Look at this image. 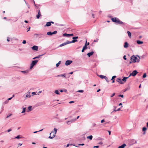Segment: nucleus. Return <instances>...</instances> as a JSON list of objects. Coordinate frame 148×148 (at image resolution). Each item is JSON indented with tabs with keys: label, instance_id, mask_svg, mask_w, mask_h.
<instances>
[{
	"label": "nucleus",
	"instance_id": "f257e3e1",
	"mask_svg": "<svg viewBox=\"0 0 148 148\" xmlns=\"http://www.w3.org/2000/svg\"><path fill=\"white\" fill-rule=\"evenodd\" d=\"M112 21L114 23H116L119 25H121L123 26L125 25V23L120 21L117 17L112 18H111Z\"/></svg>",
	"mask_w": 148,
	"mask_h": 148
},
{
	"label": "nucleus",
	"instance_id": "f03ea898",
	"mask_svg": "<svg viewBox=\"0 0 148 148\" xmlns=\"http://www.w3.org/2000/svg\"><path fill=\"white\" fill-rule=\"evenodd\" d=\"M57 130V129L56 128H55L54 129V131H52L50 133V136L49 137V138L50 139H52L54 138L56 136V133Z\"/></svg>",
	"mask_w": 148,
	"mask_h": 148
},
{
	"label": "nucleus",
	"instance_id": "7ed1b4c3",
	"mask_svg": "<svg viewBox=\"0 0 148 148\" xmlns=\"http://www.w3.org/2000/svg\"><path fill=\"white\" fill-rule=\"evenodd\" d=\"M38 62V60H35L33 61L30 64V69H32L34 66L36 65Z\"/></svg>",
	"mask_w": 148,
	"mask_h": 148
},
{
	"label": "nucleus",
	"instance_id": "20e7f679",
	"mask_svg": "<svg viewBox=\"0 0 148 148\" xmlns=\"http://www.w3.org/2000/svg\"><path fill=\"white\" fill-rule=\"evenodd\" d=\"M137 58L134 55L132 56L131 58V60H132V62L133 63L137 62Z\"/></svg>",
	"mask_w": 148,
	"mask_h": 148
},
{
	"label": "nucleus",
	"instance_id": "39448f33",
	"mask_svg": "<svg viewBox=\"0 0 148 148\" xmlns=\"http://www.w3.org/2000/svg\"><path fill=\"white\" fill-rule=\"evenodd\" d=\"M57 31H55L52 32H47V35L49 36H51L53 34H56L57 33Z\"/></svg>",
	"mask_w": 148,
	"mask_h": 148
},
{
	"label": "nucleus",
	"instance_id": "423d86ee",
	"mask_svg": "<svg viewBox=\"0 0 148 148\" xmlns=\"http://www.w3.org/2000/svg\"><path fill=\"white\" fill-rule=\"evenodd\" d=\"M138 73V72L137 71L135 70L132 73H130V75H132L134 77Z\"/></svg>",
	"mask_w": 148,
	"mask_h": 148
},
{
	"label": "nucleus",
	"instance_id": "0eeeda50",
	"mask_svg": "<svg viewBox=\"0 0 148 148\" xmlns=\"http://www.w3.org/2000/svg\"><path fill=\"white\" fill-rule=\"evenodd\" d=\"M72 62H73L72 60H66L65 62V64L66 66H68Z\"/></svg>",
	"mask_w": 148,
	"mask_h": 148
},
{
	"label": "nucleus",
	"instance_id": "6e6552de",
	"mask_svg": "<svg viewBox=\"0 0 148 148\" xmlns=\"http://www.w3.org/2000/svg\"><path fill=\"white\" fill-rule=\"evenodd\" d=\"M116 81L119 83L120 84H123V82L122 81L121 79L118 78L116 80Z\"/></svg>",
	"mask_w": 148,
	"mask_h": 148
},
{
	"label": "nucleus",
	"instance_id": "1a4fd4ad",
	"mask_svg": "<svg viewBox=\"0 0 148 148\" xmlns=\"http://www.w3.org/2000/svg\"><path fill=\"white\" fill-rule=\"evenodd\" d=\"M32 49L33 50L37 51L38 49V47L36 45H34L32 47Z\"/></svg>",
	"mask_w": 148,
	"mask_h": 148
},
{
	"label": "nucleus",
	"instance_id": "9d476101",
	"mask_svg": "<svg viewBox=\"0 0 148 148\" xmlns=\"http://www.w3.org/2000/svg\"><path fill=\"white\" fill-rule=\"evenodd\" d=\"M69 44V41H67L65 42H64V43H62L61 44H60V45L59 47H62L64 46L67 44Z\"/></svg>",
	"mask_w": 148,
	"mask_h": 148
},
{
	"label": "nucleus",
	"instance_id": "9b49d317",
	"mask_svg": "<svg viewBox=\"0 0 148 148\" xmlns=\"http://www.w3.org/2000/svg\"><path fill=\"white\" fill-rule=\"evenodd\" d=\"M123 46L125 48H127L128 47V43L127 42H125Z\"/></svg>",
	"mask_w": 148,
	"mask_h": 148
},
{
	"label": "nucleus",
	"instance_id": "f8f14e48",
	"mask_svg": "<svg viewBox=\"0 0 148 148\" xmlns=\"http://www.w3.org/2000/svg\"><path fill=\"white\" fill-rule=\"evenodd\" d=\"M41 16V13L40 10L38 11V14L36 16V17L37 19L39 18Z\"/></svg>",
	"mask_w": 148,
	"mask_h": 148
},
{
	"label": "nucleus",
	"instance_id": "ddd939ff",
	"mask_svg": "<svg viewBox=\"0 0 148 148\" xmlns=\"http://www.w3.org/2000/svg\"><path fill=\"white\" fill-rule=\"evenodd\" d=\"M94 53V52L93 51H91L90 52L88 53L87 54V55L88 56V57H90L91 56H92L93 54Z\"/></svg>",
	"mask_w": 148,
	"mask_h": 148
},
{
	"label": "nucleus",
	"instance_id": "4468645a",
	"mask_svg": "<svg viewBox=\"0 0 148 148\" xmlns=\"http://www.w3.org/2000/svg\"><path fill=\"white\" fill-rule=\"evenodd\" d=\"M116 77V76L114 75L112 77L111 80L112 81V83H114V82L115 78Z\"/></svg>",
	"mask_w": 148,
	"mask_h": 148
},
{
	"label": "nucleus",
	"instance_id": "2eb2a0df",
	"mask_svg": "<svg viewBox=\"0 0 148 148\" xmlns=\"http://www.w3.org/2000/svg\"><path fill=\"white\" fill-rule=\"evenodd\" d=\"M126 146V145L125 144H123L119 146L118 147V148H124L125 146Z\"/></svg>",
	"mask_w": 148,
	"mask_h": 148
},
{
	"label": "nucleus",
	"instance_id": "dca6fc26",
	"mask_svg": "<svg viewBox=\"0 0 148 148\" xmlns=\"http://www.w3.org/2000/svg\"><path fill=\"white\" fill-rule=\"evenodd\" d=\"M136 42L138 45L142 44L143 43V41H141L139 40H137Z\"/></svg>",
	"mask_w": 148,
	"mask_h": 148
},
{
	"label": "nucleus",
	"instance_id": "f3484780",
	"mask_svg": "<svg viewBox=\"0 0 148 148\" xmlns=\"http://www.w3.org/2000/svg\"><path fill=\"white\" fill-rule=\"evenodd\" d=\"M78 41L77 40V39H75V40H73L71 41H69V43H74L75 42H77Z\"/></svg>",
	"mask_w": 148,
	"mask_h": 148
},
{
	"label": "nucleus",
	"instance_id": "a211bd4d",
	"mask_svg": "<svg viewBox=\"0 0 148 148\" xmlns=\"http://www.w3.org/2000/svg\"><path fill=\"white\" fill-rule=\"evenodd\" d=\"M57 77H62L64 78L66 77V76H65V74L58 75L57 76Z\"/></svg>",
	"mask_w": 148,
	"mask_h": 148
},
{
	"label": "nucleus",
	"instance_id": "6ab92c4d",
	"mask_svg": "<svg viewBox=\"0 0 148 148\" xmlns=\"http://www.w3.org/2000/svg\"><path fill=\"white\" fill-rule=\"evenodd\" d=\"M51 24L49 22H48L47 23L46 25H45V26H47L49 27L51 26Z\"/></svg>",
	"mask_w": 148,
	"mask_h": 148
},
{
	"label": "nucleus",
	"instance_id": "aec40b11",
	"mask_svg": "<svg viewBox=\"0 0 148 148\" xmlns=\"http://www.w3.org/2000/svg\"><path fill=\"white\" fill-rule=\"evenodd\" d=\"M30 92H28L27 93V94L26 95V97L27 98H29L31 97V96L30 95Z\"/></svg>",
	"mask_w": 148,
	"mask_h": 148
},
{
	"label": "nucleus",
	"instance_id": "412c9836",
	"mask_svg": "<svg viewBox=\"0 0 148 148\" xmlns=\"http://www.w3.org/2000/svg\"><path fill=\"white\" fill-rule=\"evenodd\" d=\"M128 78V77H123V79H122V81H123L125 82L126 81V79Z\"/></svg>",
	"mask_w": 148,
	"mask_h": 148
},
{
	"label": "nucleus",
	"instance_id": "4be33fe9",
	"mask_svg": "<svg viewBox=\"0 0 148 148\" xmlns=\"http://www.w3.org/2000/svg\"><path fill=\"white\" fill-rule=\"evenodd\" d=\"M28 71H29L28 70H27L24 71H21V72L24 74H26L28 73Z\"/></svg>",
	"mask_w": 148,
	"mask_h": 148
},
{
	"label": "nucleus",
	"instance_id": "5701e85b",
	"mask_svg": "<svg viewBox=\"0 0 148 148\" xmlns=\"http://www.w3.org/2000/svg\"><path fill=\"white\" fill-rule=\"evenodd\" d=\"M44 54H42V55H38L34 58H33V59H37V58H40V56H42Z\"/></svg>",
	"mask_w": 148,
	"mask_h": 148
},
{
	"label": "nucleus",
	"instance_id": "b1692460",
	"mask_svg": "<svg viewBox=\"0 0 148 148\" xmlns=\"http://www.w3.org/2000/svg\"><path fill=\"white\" fill-rule=\"evenodd\" d=\"M63 36H64L66 37H69V34H68L67 33H64L63 34Z\"/></svg>",
	"mask_w": 148,
	"mask_h": 148
},
{
	"label": "nucleus",
	"instance_id": "393cba45",
	"mask_svg": "<svg viewBox=\"0 0 148 148\" xmlns=\"http://www.w3.org/2000/svg\"><path fill=\"white\" fill-rule=\"evenodd\" d=\"M122 106L121 108H119L117 110L114 109L112 112H116L117 111H119L120 110H120L121 108H122Z\"/></svg>",
	"mask_w": 148,
	"mask_h": 148
},
{
	"label": "nucleus",
	"instance_id": "a878e982",
	"mask_svg": "<svg viewBox=\"0 0 148 148\" xmlns=\"http://www.w3.org/2000/svg\"><path fill=\"white\" fill-rule=\"evenodd\" d=\"M84 145V143H82V144H79L78 145V146H77V145H73V146H75L76 147H79V146H80V145H81V146H83Z\"/></svg>",
	"mask_w": 148,
	"mask_h": 148
},
{
	"label": "nucleus",
	"instance_id": "bb28decb",
	"mask_svg": "<svg viewBox=\"0 0 148 148\" xmlns=\"http://www.w3.org/2000/svg\"><path fill=\"white\" fill-rule=\"evenodd\" d=\"M92 137H93L92 135H90L88 136L87 137V138L88 139L91 140H92Z\"/></svg>",
	"mask_w": 148,
	"mask_h": 148
},
{
	"label": "nucleus",
	"instance_id": "cd10ccee",
	"mask_svg": "<svg viewBox=\"0 0 148 148\" xmlns=\"http://www.w3.org/2000/svg\"><path fill=\"white\" fill-rule=\"evenodd\" d=\"M127 33L128 34V36H129V37L130 38H131V33L129 31H128L127 32Z\"/></svg>",
	"mask_w": 148,
	"mask_h": 148
},
{
	"label": "nucleus",
	"instance_id": "c85d7f7f",
	"mask_svg": "<svg viewBox=\"0 0 148 148\" xmlns=\"http://www.w3.org/2000/svg\"><path fill=\"white\" fill-rule=\"evenodd\" d=\"M130 89V87H128L126 88H125V89L123 90L124 92H125L127 90H129Z\"/></svg>",
	"mask_w": 148,
	"mask_h": 148
},
{
	"label": "nucleus",
	"instance_id": "c756f323",
	"mask_svg": "<svg viewBox=\"0 0 148 148\" xmlns=\"http://www.w3.org/2000/svg\"><path fill=\"white\" fill-rule=\"evenodd\" d=\"M42 34H35L34 35L36 36V37H38L39 36L42 35Z\"/></svg>",
	"mask_w": 148,
	"mask_h": 148
},
{
	"label": "nucleus",
	"instance_id": "7c9ffc66",
	"mask_svg": "<svg viewBox=\"0 0 148 148\" xmlns=\"http://www.w3.org/2000/svg\"><path fill=\"white\" fill-rule=\"evenodd\" d=\"M55 93L57 94V95H60V94L58 90H56L55 91Z\"/></svg>",
	"mask_w": 148,
	"mask_h": 148
},
{
	"label": "nucleus",
	"instance_id": "2f4dec72",
	"mask_svg": "<svg viewBox=\"0 0 148 148\" xmlns=\"http://www.w3.org/2000/svg\"><path fill=\"white\" fill-rule=\"evenodd\" d=\"M26 111V108H23L22 111L21 112V113H24Z\"/></svg>",
	"mask_w": 148,
	"mask_h": 148
},
{
	"label": "nucleus",
	"instance_id": "473e14b6",
	"mask_svg": "<svg viewBox=\"0 0 148 148\" xmlns=\"http://www.w3.org/2000/svg\"><path fill=\"white\" fill-rule=\"evenodd\" d=\"M136 56H137L138 58V59L137 58V62H139L140 61V57L138 55H136Z\"/></svg>",
	"mask_w": 148,
	"mask_h": 148
},
{
	"label": "nucleus",
	"instance_id": "72a5a7b5",
	"mask_svg": "<svg viewBox=\"0 0 148 148\" xmlns=\"http://www.w3.org/2000/svg\"><path fill=\"white\" fill-rule=\"evenodd\" d=\"M99 77H100L101 79L105 78V77L106 76H104V75H99Z\"/></svg>",
	"mask_w": 148,
	"mask_h": 148
},
{
	"label": "nucleus",
	"instance_id": "f704fd0d",
	"mask_svg": "<svg viewBox=\"0 0 148 148\" xmlns=\"http://www.w3.org/2000/svg\"><path fill=\"white\" fill-rule=\"evenodd\" d=\"M23 138V137H20V135H18L17 136L14 138H16V139H19V138Z\"/></svg>",
	"mask_w": 148,
	"mask_h": 148
},
{
	"label": "nucleus",
	"instance_id": "c9c22d12",
	"mask_svg": "<svg viewBox=\"0 0 148 148\" xmlns=\"http://www.w3.org/2000/svg\"><path fill=\"white\" fill-rule=\"evenodd\" d=\"M61 62V61H59L58 62V63L56 64V66L57 67H58L59 66V65L60 64Z\"/></svg>",
	"mask_w": 148,
	"mask_h": 148
},
{
	"label": "nucleus",
	"instance_id": "e433bc0d",
	"mask_svg": "<svg viewBox=\"0 0 148 148\" xmlns=\"http://www.w3.org/2000/svg\"><path fill=\"white\" fill-rule=\"evenodd\" d=\"M77 120V119H72L71 120H70V121H69L70 122H74L75 121Z\"/></svg>",
	"mask_w": 148,
	"mask_h": 148
},
{
	"label": "nucleus",
	"instance_id": "4c0bfd02",
	"mask_svg": "<svg viewBox=\"0 0 148 148\" xmlns=\"http://www.w3.org/2000/svg\"><path fill=\"white\" fill-rule=\"evenodd\" d=\"M8 102H9V101L7 100L3 103V104H6L8 103Z\"/></svg>",
	"mask_w": 148,
	"mask_h": 148
},
{
	"label": "nucleus",
	"instance_id": "58836bf2",
	"mask_svg": "<svg viewBox=\"0 0 148 148\" xmlns=\"http://www.w3.org/2000/svg\"><path fill=\"white\" fill-rule=\"evenodd\" d=\"M104 79H105L106 80V81H107L108 82H109V81L108 80V78L106 76Z\"/></svg>",
	"mask_w": 148,
	"mask_h": 148
},
{
	"label": "nucleus",
	"instance_id": "ea45409f",
	"mask_svg": "<svg viewBox=\"0 0 148 148\" xmlns=\"http://www.w3.org/2000/svg\"><path fill=\"white\" fill-rule=\"evenodd\" d=\"M78 36H75V37H73L72 38V39L73 40L75 39H78Z\"/></svg>",
	"mask_w": 148,
	"mask_h": 148
},
{
	"label": "nucleus",
	"instance_id": "a19ab883",
	"mask_svg": "<svg viewBox=\"0 0 148 148\" xmlns=\"http://www.w3.org/2000/svg\"><path fill=\"white\" fill-rule=\"evenodd\" d=\"M143 131L145 132L147 130V128L145 127H144L143 128Z\"/></svg>",
	"mask_w": 148,
	"mask_h": 148
},
{
	"label": "nucleus",
	"instance_id": "79ce46f5",
	"mask_svg": "<svg viewBox=\"0 0 148 148\" xmlns=\"http://www.w3.org/2000/svg\"><path fill=\"white\" fill-rule=\"evenodd\" d=\"M147 76L146 74V73H145L144 74L143 76V78H145Z\"/></svg>",
	"mask_w": 148,
	"mask_h": 148
},
{
	"label": "nucleus",
	"instance_id": "37998d69",
	"mask_svg": "<svg viewBox=\"0 0 148 148\" xmlns=\"http://www.w3.org/2000/svg\"><path fill=\"white\" fill-rule=\"evenodd\" d=\"M77 92H79L83 93L84 92V90H78Z\"/></svg>",
	"mask_w": 148,
	"mask_h": 148
},
{
	"label": "nucleus",
	"instance_id": "c03bdc74",
	"mask_svg": "<svg viewBox=\"0 0 148 148\" xmlns=\"http://www.w3.org/2000/svg\"><path fill=\"white\" fill-rule=\"evenodd\" d=\"M28 109L29 111H31L32 110V106H29V107H28Z\"/></svg>",
	"mask_w": 148,
	"mask_h": 148
},
{
	"label": "nucleus",
	"instance_id": "a18cd8bd",
	"mask_svg": "<svg viewBox=\"0 0 148 148\" xmlns=\"http://www.w3.org/2000/svg\"><path fill=\"white\" fill-rule=\"evenodd\" d=\"M85 49H86L87 48V45H84V46L83 47Z\"/></svg>",
	"mask_w": 148,
	"mask_h": 148
},
{
	"label": "nucleus",
	"instance_id": "49530a36",
	"mask_svg": "<svg viewBox=\"0 0 148 148\" xmlns=\"http://www.w3.org/2000/svg\"><path fill=\"white\" fill-rule=\"evenodd\" d=\"M145 56V55H143V56H141V57H140V58L143 59L144 58Z\"/></svg>",
	"mask_w": 148,
	"mask_h": 148
},
{
	"label": "nucleus",
	"instance_id": "de8ad7c7",
	"mask_svg": "<svg viewBox=\"0 0 148 148\" xmlns=\"http://www.w3.org/2000/svg\"><path fill=\"white\" fill-rule=\"evenodd\" d=\"M66 123L68 125H70L71 123V122H70V121H68L66 122Z\"/></svg>",
	"mask_w": 148,
	"mask_h": 148
},
{
	"label": "nucleus",
	"instance_id": "09e8293b",
	"mask_svg": "<svg viewBox=\"0 0 148 148\" xmlns=\"http://www.w3.org/2000/svg\"><path fill=\"white\" fill-rule=\"evenodd\" d=\"M115 95V93H113L111 96H110V97H113V96H114Z\"/></svg>",
	"mask_w": 148,
	"mask_h": 148
},
{
	"label": "nucleus",
	"instance_id": "8fccbe9b",
	"mask_svg": "<svg viewBox=\"0 0 148 148\" xmlns=\"http://www.w3.org/2000/svg\"><path fill=\"white\" fill-rule=\"evenodd\" d=\"M73 145V144H67V145H66V147H68L69 145Z\"/></svg>",
	"mask_w": 148,
	"mask_h": 148
},
{
	"label": "nucleus",
	"instance_id": "3c124183",
	"mask_svg": "<svg viewBox=\"0 0 148 148\" xmlns=\"http://www.w3.org/2000/svg\"><path fill=\"white\" fill-rule=\"evenodd\" d=\"M118 96H119V97H121L122 98H123V97H124L123 95H118Z\"/></svg>",
	"mask_w": 148,
	"mask_h": 148
},
{
	"label": "nucleus",
	"instance_id": "603ef678",
	"mask_svg": "<svg viewBox=\"0 0 148 148\" xmlns=\"http://www.w3.org/2000/svg\"><path fill=\"white\" fill-rule=\"evenodd\" d=\"M26 41L25 40H23V42H22V43H23V44H26Z\"/></svg>",
	"mask_w": 148,
	"mask_h": 148
},
{
	"label": "nucleus",
	"instance_id": "864d4df0",
	"mask_svg": "<svg viewBox=\"0 0 148 148\" xmlns=\"http://www.w3.org/2000/svg\"><path fill=\"white\" fill-rule=\"evenodd\" d=\"M132 142L133 143H136L137 142L135 140H132Z\"/></svg>",
	"mask_w": 148,
	"mask_h": 148
},
{
	"label": "nucleus",
	"instance_id": "5fc2aeb1",
	"mask_svg": "<svg viewBox=\"0 0 148 148\" xmlns=\"http://www.w3.org/2000/svg\"><path fill=\"white\" fill-rule=\"evenodd\" d=\"M12 115V114H10L9 115H8L6 117V118H8L10 116H11Z\"/></svg>",
	"mask_w": 148,
	"mask_h": 148
},
{
	"label": "nucleus",
	"instance_id": "6e6d98bb",
	"mask_svg": "<svg viewBox=\"0 0 148 148\" xmlns=\"http://www.w3.org/2000/svg\"><path fill=\"white\" fill-rule=\"evenodd\" d=\"M12 130L11 129H9L8 130H7L6 131V132H10Z\"/></svg>",
	"mask_w": 148,
	"mask_h": 148
},
{
	"label": "nucleus",
	"instance_id": "4d7b16f0",
	"mask_svg": "<svg viewBox=\"0 0 148 148\" xmlns=\"http://www.w3.org/2000/svg\"><path fill=\"white\" fill-rule=\"evenodd\" d=\"M84 135H85V134H84L82 135V136H83L82 140H84L85 139V138L84 136Z\"/></svg>",
	"mask_w": 148,
	"mask_h": 148
},
{
	"label": "nucleus",
	"instance_id": "13d9d810",
	"mask_svg": "<svg viewBox=\"0 0 148 148\" xmlns=\"http://www.w3.org/2000/svg\"><path fill=\"white\" fill-rule=\"evenodd\" d=\"M126 56L125 55H124L123 57V58L125 60H126L127 59V58H126Z\"/></svg>",
	"mask_w": 148,
	"mask_h": 148
},
{
	"label": "nucleus",
	"instance_id": "bf43d9fd",
	"mask_svg": "<svg viewBox=\"0 0 148 148\" xmlns=\"http://www.w3.org/2000/svg\"><path fill=\"white\" fill-rule=\"evenodd\" d=\"M99 146L98 145H97V146H94L93 147V148H99Z\"/></svg>",
	"mask_w": 148,
	"mask_h": 148
},
{
	"label": "nucleus",
	"instance_id": "052dcab7",
	"mask_svg": "<svg viewBox=\"0 0 148 148\" xmlns=\"http://www.w3.org/2000/svg\"><path fill=\"white\" fill-rule=\"evenodd\" d=\"M7 41H8V42L10 41V38L8 37H7Z\"/></svg>",
	"mask_w": 148,
	"mask_h": 148
},
{
	"label": "nucleus",
	"instance_id": "680f3d73",
	"mask_svg": "<svg viewBox=\"0 0 148 148\" xmlns=\"http://www.w3.org/2000/svg\"><path fill=\"white\" fill-rule=\"evenodd\" d=\"M98 144H100V145H102L103 144V143L102 142H100L98 143Z\"/></svg>",
	"mask_w": 148,
	"mask_h": 148
},
{
	"label": "nucleus",
	"instance_id": "e2e57ef3",
	"mask_svg": "<svg viewBox=\"0 0 148 148\" xmlns=\"http://www.w3.org/2000/svg\"><path fill=\"white\" fill-rule=\"evenodd\" d=\"M86 50L83 47L82 50V52H83L84 51V50Z\"/></svg>",
	"mask_w": 148,
	"mask_h": 148
},
{
	"label": "nucleus",
	"instance_id": "0e129e2a",
	"mask_svg": "<svg viewBox=\"0 0 148 148\" xmlns=\"http://www.w3.org/2000/svg\"><path fill=\"white\" fill-rule=\"evenodd\" d=\"M12 98V97H11L9 98L7 100L9 101V100H11Z\"/></svg>",
	"mask_w": 148,
	"mask_h": 148
},
{
	"label": "nucleus",
	"instance_id": "69168bd1",
	"mask_svg": "<svg viewBox=\"0 0 148 148\" xmlns=\"http://www.w3.org/2000/svg\"><path fill=\"white\" fill-rule=\"evenodd\" d=\"M69 36H73V34H69Z\"/></svg>",
	"mask_w": 148,
	"mask_h": 148
},
{
	"label": "nucleus",
	"instance_id": "338daca9",
	"mask_svg": "<svg viewBox=\"0 0 148 148\" xmlns=\"http://www.w3.org/2000/svg\"><path fill=\"white\" fill-rule=\"evenodd\" d=\"M32 94L34 95H36V92H33L32 93Z\"/></svg>",
	"mask_w": 148,
	"mask_h": 148
},
{
	"label": "nucleus",
	"instance_id": "774afa93",
	"mask_svg": "<svg viewBox=\"0 0 148 148\" xmlns=\"http://www.w3.org/2000/svg\"><path fill=\"white\" fill-rule=\"evenodd\" d=\"M74 103V101H70L69 102V103Z\"/></svg>",
	"mask_w": 148,
	"mask_h": 148
}]
</instances>
